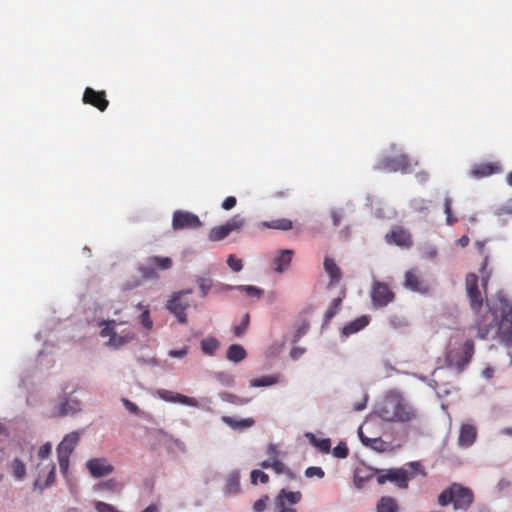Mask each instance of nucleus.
<instances>
[{"mask_svg": "<svg viewBox=\"0 0 512 512\" xmlns=\"http://www.w3.org/2000/svg\"><path fill=\"white\" fill-rule=\"evenodd\" d=\"M377 512H397L398 504L396 500L390 496H383L377 503Z\"/></svg>", "mask_w": 512, "mask_h": 512, "instance_id": "30", "label": "nucleus"}, {"mask_svg": "<svg viewBox=\"0 0 512 512\" xmlns=\"http://www.w3.org/2000/svg\"><path fill=\"white\" fill-rule=\"evenodd\" d=\"M80 441V433L73 431L64 436L62 441L57 446V454H63L71 456L72 452L76 448Z\"/></svg>", "mask_w": 512, "mask_h": 512, "instance_id": "20", "label": "nucleus"}, {"mask_svg": "<svg viewBox=\"0 0 512 512\" xmlns=\"http://www.w3.org/2000/svg\"><path fill=\"white\" fill-rule=\"evenodd\" d=\"M122 403L124 405V407L132 414H139V408L138 406L131 402L130 400L126 399V398H122Z\"/></svg>", "mask_w": 512, "mask_h": 512, "instance_id": "56", "label": "nucleus"}, {"mask_svg": "<svg viewBox=\"0 0 512 512\" xmlns=\"http://www.w3.org/2000/svg\"><path fill=\"white\" fill-rule=\"evenodd\" d=\"M262 229H275L288 231L293 228V222L287 218H278L270 221H263L259 224Z\"/></svg>", "mask_w": 512, "mask_h": 512, "instance_id": "24", "label": "nucleus"}, {"mask_svg": "<svg viewBox=\"0 0 512 512\" xmlns=\"http://www.w3.org/2000/svg\"><path fill=\"white\" fill-rule=\"evenodd\" d=\"M368 323H369V318L367 316H361V317L357 318L356 320L352 321L351 323L347 324L343 328V333L346 336H349L351 334H354V333L360 331L364 327H366L368 325Z\"/></svg>", "mask_w": 512, "mask_h": 512, "instance_id": "27", "label": "nucleus"}, {"mask_svg": "<svg viewBox=\"0 0 512 512\" xmlns=\"http://www.w3.org/2000/svg\"><path fill=\"white\" fill-rule=\"evenodd\" d=\"M198 285L202 292V296H206L212 287V281L210 279L200 278L198 280Z\"/></svg>", "mask_w": 512, "mask_h": 512, "instance_id": "51", "label": "nucleus"}, {"mask_svg": "<svg viewBox=\"0 0 512 512\" xmlns=\"http://www.w3.org/2000/svg\"><path fill=\"white\" fill-rule=\"evenodd\" d=\"M227 264L234 272H239L243 268L242 260L236 258L234 255H229Z\"/></svg>", "mask_w": 512, "mask_h": 512, "instance_id": "46", "label": "nucleus"}, {"mask_svg": "<svg viewBox=\"0 0 512 512\" xmlns=\"http://www.w3.org/2000/svg\"><path fill=\"white\" fill-rule=\"evenodd\" d=\"M237 289L244 292L248 297L260 298L264 293L262 289L252 285H240Z\"/></svg>", "mask_w": 512, "mask_h": 512, "instance_id": "37", "label": "nucleus"}, {"mask_svg": "<svg viewBox=\"0 0 512 512\" xmlns=\"http://www.w3.org/2000/svg\"><path fill=\"white\" fill-rule=\"evenodd\" d=\"M191 293V290L176 292L166 304L167 310H169V312L172 313L182 324L187 322L186 310L190 306V302L187 299H184V296Z\"/></svg>", "mask_w": 512, "mask_h": 512, "instance_id": "8", "label": "nucleus"}, {"mask_svg": "<svg viewBox=\"0 0 512 512\" xmlns=\"http://www.w3.org/2000/svg\"><path fill=\"white\" fill-rule=\"evenodd\" d=\"M117 322L115 320H108L104 322V327L100 331L102 337L109 336L107 345L118 349L131 341L136 337V334L132 330H124L120 334L116 331Z\"/></svg>", "mask_w": 512, "mask_h": 512, "instance_id": "6", "label": "nucleus"}, {"mask_svg": "<svg viewBox=\"0 0 512 512\" xmlns=\"http://www.w3.org/2000/svg\"><path fill=\"white\" fill-rule=\"evenodd\" d=\"M501 171V166L498 163H480L475 164L471 171L470 175L474 178H483L488 177L492 174L498 173Z\"/></svg>", "mask_w": 512, "mask_h": 512, "instance_id": "21", "label": "nucleus"}, {"mask_svg": "<svg viewBox=\"0 0 512 512\" xmlns=\"http://www.w3.org/2000/svg\"><path fill=\"white\" fill-rule=\"evenodd\" d=\"M311 442L324 453H328L331 449V441L329 438L317 439L314 435H311Z\"/></svg>", "mask_w": 512, "mask_h": 512, "instance_id": "38", "label": "nucleus"}, {"mask_svg": "<svg viewBox=\"0 0 512 512\" xmlns=\"http://www.w3.org/2000/svg\"><path fill=\"white\" fill-rule=\"evenodd\" d=\"M294 252L290 249H284L277 252L272 261V268L277 273L286 271L292 261Z\"/></svg>", "mask_w": 512, "mask_h": 512, "instance_id": "18", "label": "nucleus"}, {"mask_svg": "<svg viewBox=\"0 0 512 512\" xmlns=\"http://www.w3.org/2000/svg\"><path fill=\"white\" fill-rule=\"evenodd\" d=\"M370 422H366L363 426H361L358 430L359 438L363 445L369 447L370 449L376 452H385L388 450V444L382 440L381 437H369L366 435L365 430L369 431Z\"/></svg>", "mask_w": 512, "mask_h": 512, "instance_id": "15", "label": "nucleus"}, {"mask_svg": "<svg viewBox=\"0 0 512 512\" xmlns=\"http://www.w3.org/2000/svg\"><path fill=\"white\" fill-rule=\"evenodd\" d=\"M451 203H452V200L450 197H446L445 200H444V211L447 215V223L448 224H453L454 221L456 219H453L452 218V215H451Z\"/></svg>", "mask_w": 512, "mask_h": 512, "instance_id": "55", "label": "nucleus"}, {"mask_svg": "<svg viewBox=\"0 0 512 512\" xmlns=\"http://www.w3.org/2000/svg\"><path fill=\"white\" fill-rule=\"evenodd\" d=\"M305 475L307 477H314V476H317L319 478H323L324 477V471L320 468V467H315V466H311V467H308L305 471Z\"/></svg>", "mask_w": 512, "mask_h": 512, "instance_id": "54", "label": "nucleus"}, {"mask_svg": "<svg viewBox=\"0 0 512 512\" xmlns=\"http://www.w3.org/2000/svg\"><path fill=\"white\" fill-rule=\"evenodd\" d=\"M349 450L345 443L341 442L333 449V455L337 458L344 459L348 456Z\"/></svg>", "mask_w": 512, "mask_h": 512, "instance_id": "45", "label": "nucleus"}, {"mask_svg": "<svg viewBox=\"0 0 512 512\" xmlns=\"http://www.w3.org/2000/svg\"><path fill=\"white\" fill-rule=\"evenodd\" d=\"M139 271L143 278L145 279H155L158 277V274L155 270V267L148 263V266L139 267Z\"/></svg>", "mask_w": 512, "mask_h": 512, "instance_id": "42", "label": "nucleus"}, {"mask_svg": "<svg viewBox=\"0 0 512 512\" xmlns=\"http://www.w3.org/2000/svg\"><path fill=\"white\" fill-rule=\"evenodd\" d=\"M277 382L275 377L272 376H263L261 378L253 379L250 383L252 387H264L270 386Z\"/></svg>", "mask_w": 512, "mask_h": 512, "instance_id": "40", "label": "nucleus"}, {"mask_svg": "<svg viewBox=\"0 0 512 512\" xmlns=\"http://www.w3.org/2000/svg\"><path fill=\"white\" fill-rule=\"evenodd\" d=\"M249 322H250V316L248 313H246L243 316L241 323L239 325L234 326V328H233L234 335L236 337L242 336L246 332V330L249 326Z\"/></svg>", "mask_w": 512, "mask_h": 512, "instance_id": "39", "label": "nucleus"}, {"mask_svg": "<svg viewBox=\"0 0 512 512\" xmlns=\"http://www.w3.org/2000/svg\"><path fill=\"white\" fill-rule=\"evenodd\" d=\"M301 496L302 495L299 491L286 492L285 490H282L276 500V506L279 512H296L293 508H287L286 503H289L290 505L297 504L301 500Z\"/></svg>", "mask_w": 512, "mask_h": 512, "instance_id": "17", "label": "nucleus"}, {"mask_svg": "<svg viewBox=\"0 0 512 512\" xmlns=\"http://www.w3.org/2000/svg\"><path fill=\"white\" fill-rule=\"evenodd\" d=\"M86 467L95 478L109 475L114 470L113 466L104 458L91 459L86 463Z\"/></svg>", "mask_w": 512, "mask_h": 512, "instance_id": "16", "label": "nucleus"}, {"mask_svg": "<svg viewBox=\"0 0 512 512\" xmlns=\"http://www.w3.org/2000/svg\"><path fill=\"white\" fill-rule=\"evenodd\" d=\"M80 410V403L77 401H69L65 400L64 402L60 403L57 407V411L55 412V416L58 417H64L67 415L75 414Z\"/></svg>", "mask_w": 512, "mask_h": 512, "instance_id": "26", "label": "nucleus"}, {"mask_svg": "<svg viewBox=\"0 0 512 512\" xmlns=\"http://www.w3.org/2000/svg\"><path fill=\"white\" fill-rule=\"evenodd\" d=\"M55 481V465L52 464L51 469L48 473L47 479L45 481L44 487L51 485Z\"/></svg>", "mask_w": 512, "mask_h": 512, "instance_id": "62", "label": "nucleus"}, {"mask_svg": "<svg viewBox=\"0 0 512 512\" xmlns=\"http://www.w3.org/2000/svg\"><path fill=\"white\" fill-rule=\"evenodd\" d=\"M95 509H96L97 512H119L111 504H108V503H105V502H102V501L96 502Z\"/></svg>", "mask_w": 512, "mask_h": 512, "instance_id": "50", "label": "nucleus"}, {"mask_svg": "<svg viewBox=\"0 0 512 512\" xmlns=\"http://www.w3.org/2000/svg\"><path fill=\"white\" fill-rule=\"evenodd\" d=\"M82 101L84 104L91 105L103 112L107 109L109 101L106 98L105 91H96L91 87L84 90Z\"/></svg>", "mask_w": 512, "mask_h": 512, "instance_id": "12", "label": "nucleus"}, {"mask_svg": "<svg viewBox=\"0 0 512 512\" xmlns=\"http://www.w3.org/2000/svg\"><path fill=\"white\" fill-rule=\"evenodd\" d=\"M474 354V343L472 340H466L461 349L451 350L446 361L451 367H455L458 371H463L465 366L471 361Z\"/></svg>", "mask_w": 512, "mask_h": 512, "instance_id": "7", "label": "nucleus"}, {"mask_svg": "<svg viewBox=\"0 0 512 512\" xmlns=\"http://www.w3.org/2000/svg\"><path fill=\"white\" fill-rule=\"evenodd\" d=\"M11 471L14 478L18 481H21L26 475V466L23 461L16 458L11 462Z\"/></svg>", "mask_w": 512, "mask_h": 512, "instance_id": "35", "label": "nucleus"}, {"mask_svg": "<svg viewBox=\"0 0 512 512\" xmlns=\"http://www.w3.org/2000/svg\"><path fill=\"white\" fill-rule=\"evenodd\" d=\"M323 265H324V269H325L326 273L330 277L329 284L331 286L338 284L342 278V272H341L340 268L337 266V264L335 263V261L330 257H325Z\"/></svg>", "mask_w": 512, "mask_h": 512, "instance_id": "23", "label": "nucleus"}, {"mask_svg": "<svg viewBox=\"0 0 512 512\" xmlns=\"http://www.w3.org/2000/svg\"><path fill=\"white\" fill-rule=\"evenodd\" d=\"M309 327H310L309 322L306 320L303 321L302 324L297 328V330L294 334L293 342L299 341L300 338L307 333V331L309 330Z\"/></svg>", "mask_w": 512, "mask_h": 512, "instance_id": "48", "label": "nucleus"}, {"mask_svg": "<svg viewBox=\"0 0 512 512\" xmlns=\"http://www.w3.org/2000/svg\"><path fill=\"white\" fill-rule=\"evenodd\" d=\"M465 287L469 305L476 316L475 328L477 329V337L486 339L493 327L494 318H490V308L484 304V297L478 287V276L475 273H468L465 278Z\"/></svg>", "mask_w": 512, "mask_h": 512, "instance_id": "1", "label": "nucleus"}, {"mask_svg": "<svg viewBox=\"0 0 512 512\" xmlns=\"http://www.w3.org/2000/svg\"><path fill=\"white\" fill-rule=\"evenodd\" d=\"M245 349L239 344H232L229 346L226 357L229 361L238 363L246 358Z\"/></svg>", "mask_w": 512, "mask_h": 512, "instance_id": "28", "label": "nucleus"}, {"mask_svg": "<svg viewBox=\"0 0 512 512\" xmlns=\"http://www.w3.org/2000/svg\"><path fill=\"white\" fill-rule=\"evenodd\" d=\"M246 224V220L240 214H236L226 221L224 226L229 230V233L239 232Z\"/></svg>", "mask_w": 512, "mask_h": 512, "instance_id": "32", "label": "nucleus"}, {"mask_svg": "<svg viewBox=\"0 0 512 512\" xmlns=\"http://www.w3.org/2000/svg\"><path fill=\"white\" fill-rule=\"evenodd\" d=\"M228 235H230L229 230L223 224L213 227L208 234V239L212 242H218L225 239Z\"/></svg>", "mask_w": 512, "mask_h": 512, "instance_id": "33", "label": "nucleus"}, {"mask_svg": "<svg viewBox=\"0 0 512 512\" xmlns=\"http://www.w3.org/2000/svg\"><path fill=\"white\" fill-rule=\"evenodd\" d=\"M272 469L275 471L276 474H284L288 472L287 467L285 464L280 461L279 459H274L271 463Z\"/></svg>", "mask_w": 512, "mask_h": 512, "instance_id": "52", "label": "nucleus"}, {"mask_svg": "<svg viewBox=\"0 0 512 512\" xmlns=\"http://www.w3.org/2000/svg\"><path fill=\"white\" fill-rule=\"evenodd\" d=\"M202 226L199 217L191 212L177 210L173 213L172 227L174 230L197 229Z\"/></svg>", "mask_w": 512, "mask_h": 512, "instance_id": "10", "label": "nucleus"}, {"mask_svg": "<svg viewBox=\"0 0 512 512\" xmlns=\"http://www.w3.org/2000/svg\"><path fill=\"white\" fill-rule=\"evenodd\" d=\"M159 395L163 400L168 402L180 403L191 407L199 406V401L196 398L185 396L180 393H175L168 390H160Z\"/></svg>", "mask_w": 512, "mask_h": 512, "instance_id": "19", "label": "nucleus"}, {"mask_svg": "<svg viewBox=\"0 0 512 512\" xmlns=\"http://www.w3.org/2000/svg\"><path fill=\"white\" fill-rule=\"evenodd\" d=\"M251 483L256 485L259 482L266 484L269 481V476L261 470H253L250 474Z\"/></svg>", "mask_w": 512, "mask_h": 512, "instance_id": "41", "label": "nucleus"}, {"mask_svg": "<svg viewBox=\"0 0 512 512\" xmlns=\"http://www.w3.org/2000/svg\"><path fill=\"white\" fill-rule=\"evenodd\" d=\"M371 298L375 307H384L393 301L394 293L387 284L377 281L373 284Z\"/></svg>", "mask_w": 512, "mask_h": 512, "instance_id": "11", "label": "nucleus"}, {"mask_svg": "<svg viewBox=\"0 0 512 512\" xmlns=\"http://www.w3.org/2000/svg\"><path fill=\"white\" fill-rule=\"evenodd\" d=\"M477 431L473 425L464 424L461 426L458 444L461 447H470L476 440Z\"/></svg>", "mask_w": 512, "mask_h": 512, "instance_id": "22", "label": "nucleus"}, {"mask_svg": "<svg viewBox=\"0 0 512 512\" xmlns=\"http://www.w3.org/2000/svg\"><path fill=\"white\" fill-rule=\"evenodd\" d=\"M106 489L113 490L117 487V482L114 479L107 480L101 484Z\"/></svg>", "mask_w": 512, "mask_h": 512, "instance_id": "63", "label": "nucleus"}, {"mask_svg": "<svg viewBox=\"0 0 512 512\" xmlns=\"http://www.w3.org/2000/svg\"><path fill=\"white\" fill-rule=\"evenodd\" d=\"M188 349L186 347L179 350H170L168 355L172 358H183L187 355Z\"/></svg>", "mask_w": 512, "mask_h": 512, "instance_id": "59", "label": "nucleus"}, {"mask_svg": "<svg viewBox=\"0 0 512 512\" xmlns=\"http://www.w3.org/2000/svg\"><path fill=\"white\" fill-rule=\"evenodd\" d=\"M386 242L403 248L412 246V236L402 226H394L385 236Z\"/></svg>", "mask_w": 512, "mask_h": 512, "instance_id": "14", "label": "nucleus"}, {"mask_svg": "<svg viewBox=\"0 0 512 512\" xmlns=\"http://www.w3.org/2000/svg\"><path fill=\"white\" fill-rule=\"evenodd\" d=\"M140 323L145 327L147 330H151L153 327V321L150 318V312L149 308H145L141 315L139 316Z\"/></svg>", "mask_w": 512, "mask_h": 512, "instance_id": "44", "label": "nucleus"}, {"mask_svg": "<svg viewBox=\"0 0 512 512\" xmlns=\"http://www.w3.org/2000/svg\"><path fill=\"white\" fill-rule=\"evenodd\" d=\"M236 203H237V200L234 196H228L222 202V208L224 210H231L232 208H234L236 206Z\"/></svg>", "mask_w": 512, "mask_h": 512, "instance_id": "57", "label": "nucleus"}, {"mask_svg": "<svg viewBox=\"0 0 512 512\" xmlns=\"http://www.w3.org/2000/svg\"><path fill=\"white\" fill-rule=\"evenodd\" d=\"M510 485H511L510 481H509L508 479H506V478H503V479H501V480L498 482V488H499L500 490H504V489H506V488L510 487Z\"/></svg>", "mask_w": 512, "mask_h": 512, "instance_id": "64", "label": "nucleus"}, {"mask_svg": "<svg viewBox=\"0 0 512 512\" xmlns=\"http://www.w3.org/2000/svg\"><path fill=\"white\" fill-rule=\"evenodd\" d=\"M411 162L407 155L397 154L393 156H385L380 159L378 168L386 172H402L408 173L411 171Z\"/></svg>", "mask_w": 512, "mask_h": 512, "instance_id": "9", "label": "nucleus"}, {"mask_svg": "<svg viewBox=\"0 0 512 512\" xmlns=\"http://www.w3.org/2000/svg\"><path fill=\"white\" fill-rule=\"evenodd\" d=\"M500 303V322L498 324V334L502 341L512 343V299L504 293H498Z\"/></svg>", "mask_w": 512, "mask_h": 512, "instance_id": "5", "label": "nucleus"}, {"mask_svg": "<svg viewBox=\"0 0 512 512\" xmlns=\"http://www.w3.org/2000/svg\"><path fill=\"white\" fill-rule=\"evenodd\" d=\"M342 299L335 298L330 304L329 308L325 312V323H329L331 319L336 315L341 306Z\"/></svg>", "mask_w": 512, "mask_h": 512, "instance_id": "36", "label": "nucleus"}, {"mask_svg": "<svg viewBox=\"0 0 512 512\" xmlns=\"http://www.w3.org/2000/svg\"><path fill=\"white\" fill-rule=\"evenodd\" d=\"M268 502L269 497L267 495L261 497L253 504V510L255 512H263L266 509Z\"/></svg>", "mask_w": 512, "mask_h": 512, "instance_id": "49", "label": "nucleus"}, {"mask_svg": "<svg viewBox=\"0 0 512 512\" xmlns=\"http://www.w3.org/2000/svg\"><path fill=\"white\" fill-rule=\"evenodd\" d=\"M404 287L420 294H427L430 291L429 285L416 269L405 273Z\"/></svg>", "mask_w": 512, "mask_h": 512, "instance_id": "13", "label": "nucleus"}, {"mask_svg": "<svg viewBox=\"0 0 512 512\" xmlns=\"http://www.w3.org/2000/svg\"><path fill=\"white\" fill-rule=\"evenodd\" d=\"M376 414L386 422L408 423L418 417L417 409L396 391H391L385 396Z\"/></svg>", "mask_w": 512, "mask_h": 512, "instance_id": "2", "label": "nucleus"}, {"mask_svg": "<svg viewBox=\"0 0 512 512\" xmlns=\"http://www.w3.org/2000/svg\"><path fill=\"white\" fill-rule=\"evenodd\" d=\"M148 263L160 270H167L172 267V259L170 257L152 256L148 258Z\"/></svg>", "mask_w": 512, "mask_h": 512, "instance_id": "34", "label": "nucleus"}, {"mask_svg": "<svg viewBox=\"0 0 512 512\" xmlns=\"http://www.w3.org/2000/svg\"><path fill=\"white\" fill-rule=\"evenodd\" d=\"M331 218H332V222H333V225L335 227L339 226L342 219H343V213L341 211H338V210H332L331 211Z\"/></svg>", "mask_w": 512, "mask_h": 512, "instance_id": "58", "label": "nucleus"}, {"mask_svg": "<svg viewBox=\"0 0 512 512\" xmlns=\"http://www.w3.org/2000/svg\"><path fill=\"white\" fill-rule=\"evenodd\" d=\"M220 346L215 337H208L201 341V350L205 355L213 356Z\"/></svg>", "mask_w": 512, "mask_h": 512, "instance_id": "31", "label": "nucleus"}, {"mask_svg": "<svg viewBox=\"0 0 512 512\" xmlns=\"http://www.w3.org/2000/svg\"><path fill=\"white\" fill-rule=\"evenodd\" d=\"M51 451H52V445H51V443L47 442L39 448L38 457L40 459H46L51 454Z\"/></svg>", "mask_w": 512, "mask_h": 512, "instance_id": "53", "label": "nucleus"}, {"mask_svg": "<svg viewBox=\"0 0 512 512\" xmlns=\"http://www.w3.org/2000/svg\"><path fill=\"white\" fill-rule=\"evenodd\" d=\"M222 421L228 425L230 428L234 430H244L246 428H250L254 425L255 421L253 418H245L241 420H237L231 416H223Z\"/></svg>", "mask_w": 512, "mask_h": 512, "instance_id": "25", "label": "nucleus"}, {"mask_svg": "<svg viewBox=\"0 0 512 512\" xmlns=\"http://www.w3.org/2000/svg\"><path fill=\"white\" fill-rule=\"evenodd\" d=\"M57 458H58V463H59V468H60L61 473L66 474L68 472V468H69L70 456L63 455V454H57Z\"/></svg>", "mask_w": 512, "mask_h": 512, "instance_id": "47", "label": "nucleus"}, {"mask_svg": "<svg viewBox=\"0 0 512 512\" xmlns=\"http://www.w3.org/2000/svg\"><path fill=\"white\" fill-rule=\"evenodd\" d=\"M408 469L392 468V469H373L376 480L379 485L385 484L387 481L393 482L397 487L406 489L410 479L421 474L426 476V472L418 461H412L407 464Z\"/></svg>", "mask_w": 512, "mask_h": 512, "instance_id": "3", "label": "nucleus"}, {"mask_svg": "<svg viewBox=\"0 0 512 512\" xmlns=\"http://www.w3.org/2000/svg\"><path fill=\"white\" fill-rule=\"evenodd\" d=\"M224 490L228 494H237L240 491V474L238 471L229 474Z\"/></svg>", "mask_w": 512, "mask_h": 512, "instance_id": "29", "label": "nucleus"}, {"mask_svg": "<svg viewBox=\"0 0 512 512\" xmlns=\"http://www.w3.org/2000/svg\"><path fill=\"white\" fill-rule=\"evenodd\" d=\"M266 453H267V455L270 457V459L272 461L274 459H278L279 452H278V449H277L276 445L269 444L268 447H267Z\"/></svg>", "mask_w": 512, "mask_h": 512, "instance_id": "60", "label": "nucleus"}, {"mask_svg": "<svg viewBox=\"0 0 512 512\" xmlns=\"http://www.w3.org/2000/svg\"><path fill=\"white\" fill-rule=\"evenodd\" d=\"M487 265H488V256L484 255V260H483V263L480 268V273H481V277H482V286L485 291H486L487 284H488V281L490 278V272L486 271Z\"/></svg>", "mask_w": 512, "mask_h": 512, "instance_id": "43", "label": "nucleus"}, {"mask_svg": "<svg viewBox=\"0 0 512 512\" xmlns=\"http://www.w3.org/2000/svg\"><path fill=\"white\" fill-rule=\"evenodd\" d=\"M305 353V349L301 347H294L291 349L290 356L292 359L296 360L301 357Z\"/></svg>", "mask_w": 512, "mask_h": 512, "instance_id": "61", "label": "nucleus"}, {"mask_svg": "<svg viewBox=\"0 0 512 512\" xmlns=\"http://www.w3.org/2000/svg\"><path fill=\"white\" fill-rule=\"evenodd\" d=\"M474 501L473 491L460 483H452L445 488L438 496L440 506L453 505L455 510L466 511Z\"/></svg>", "mask_w": 512, "mask_h": 512, "instance_id": "4", "label": "nucleus"}]
</instances>
